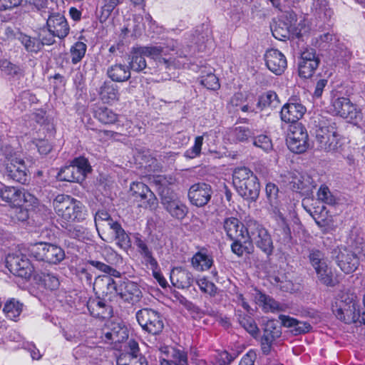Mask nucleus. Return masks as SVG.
I'll return each instance as SVG.
<instances>
[{"mask_svg": "<svg viewBox=\"0 0 365 365\" xmlns=\"http://www.w3.org/2000/svg\"><path fill=\"white\" fill-rule=\"evenodd\" d=\"M178 43L174 40L168 42L165 47L157 45L139 47L145 56L155 60L157 66L163 69L180 68L184 64L187 53L178 48Z\"/></svg>", "mask_w": 365, "mask_h": 365, "instance_id": "f257e3e1", "label": "nucleus"}, {"mask_svg": "<svg viewBox=\"0 0 365 365\" xmlns=\"http://www.w3.org/2000/svg\"><path fill=\"white\" fill-rule=\"evenodd\" d=\"M53 206L56 215L63 222H80L86 218L85 206L70 195H57L53 200Z\"/></svg>", "mask_w": 365, "mask_h": 365, "instance_id": "f03ea898", "label": "nucleus"}, {"mask_svg": "<svg viewBox=\"0 0 365 365\" xmlns=\"http://www.w3.org/2000/svg\"><path fill=\"white\" fill-rule=\"evenodd\" d=\"M336 317L346 324H365V312L360 313L356 296L352 293H342L333 308Z\"/></svg>", "mask_w": 365, "mask_h": 365, "instance_id": "7ed1b4c3", "label": "nucleus"}, {"mask_svg": "<svg viewBox=\"0 0 365 365\" xmlns=\"http://www.w3.org/2000/svg\"><path fill=\"white\" fill-rule=\"evenodd\" d=\"M311 265L316 272L318 279L324 284L334 287L337 283L331 268L328 265L324 254L317 250H312L309 255Z\"/></svg>", "mask_w": 365, "mask_h": 365, "instance_id": "20e7f679", "label": "nucleus"}, {"mask_svg": "<svg viewBox=\"0 0 365 365\" xmlns=\"http://www.w3.org/2000/svg\"><path fill=\"white\" fill-rule=\"evenodd\" d=\"M31 255L37 260L45 261L51 264H57L65 257L64 251L61 247L46 242H39L29 247Z\"/></svg>", "mask_w": 365, "mask_h": 365, "instance_id": "39448f33", "label": "nucleus"}, {"mask_svg": "<svg viewBox=\"0 0 365 365\" xmlns=\"http://www.w3.org/2000/svg\"><path fill=\"white\" fill-rule=\"evenodd\" d=\"M1 200L11 206L31 207L38 203L37 198L28 192H22L15 187L4 186L0 190Z\"/></svg>", "mask_w": 365, "mask_h": 365, "instance_id": "423d86ee", "label": "nucleus"}, {"mask_svg": "<svg viewBox=\"0 0 365 365\" xmlns=\"http://www.w3.org/2000/svg\"><path fill=\"white\" fill-rule=\"evenodd\" d=\"M91 167L87 159L78 158L73 160L70 165L65 166L58 173V179L61 181L80 182L85 179Z\"/></svg>", "mask_w": 365, "mask_h": 365, "instance_id": "0eeeda50", "label": "nucleus"}, {"mask_svg": "<svg viewBox=\"0 0 365 365\" xmlns=\"http://www.w3.org/2000/svg\"><path fill=\"white\" fill-rule=\"evenodd\" d=\"M287 145L293 153H304L309 147V135L302 123L291 125L287 136Z\"/></svg>", "mask_w": 365, "mask_h": 365, "instance_id": "6e6552de", "label": "nucleus"}, {"mask_svg": "<svg viewBox=\"0 0 365 365\" xmlns=\"http://www.w3.org/2000/svg\"><path fill=\"white\" fill-rule=\"evenodd\" d=\"M136 319L140 327L152 334L160 333L164 323L160 314L151 309H143L136 313Z\"/></svg>", "mask_w": 365, "mask_h": 365, "instance_id": "1a4fd4ad", "label": "nucleus"}, {"mask_svg": "<svg viewBox=\"0 0 365 365\" xmlns=\"http://www.w3.org/2000/svg\"><path fill=\"white\" fill-rule=\"evenodd\" d=\"M161 203L164 209L173 217L182 220L188 212L187 207L179 200L174 192L160 190Z\"/></svg>", "mask_w": 365, "mask_h": 365, "instance_id": "9d476101", "label": "nucleus"}, {"mask_svg": "<svg viewBox=\"0 0 365 365\" xmlns=\"http://www.w3.org/2000/svg\"><path fill=\"white\" fill-rule=\"evenodd\" d=\"M331 257L342 272L350 274L354 272L359 265L356 255L344 246H339L334 249Z\"/></svg>", "mask_w": 365, "mask_h": 365, "instance_id": "9b49d317", "label": "nucleus"}, {"mask_svg": "<svg viewBox=\"0 0 365 365\" xmlns=\"http://www.w3.org/2000/svg\"><path fill=\"white\" fill-rule=\"evenodd\" d=\"M130 195L139 202V206L153 209L158 205V200L150 188L141 182H133L130 186Z\"/></svg>", "mask_w": 365, "mask_h": 365, "instance_id": "f8f14e48", "label": "nucleus"}, {"mask_svg": "<svg viewBox=\"0 0 365 365\" xmlns=\"http://www.w3.org/2000/svg\"><path fill=\"white\" fill-rule=\"evenodd\" d=\"M212 193V187L209 184L198 182L190 186L187 197L192 205L200 207L209 202Z\"/></svg>", "mask_w": 365, "mask_h": 365, "instance_id": "ddd939ff", "label": "nucleus"}, {"mask_svg": "<svg viewBox=\"0 0 365 365\" xmlns=\"http://www.w3.org/2000/svg\"><path fill=\"white\" fill-rule=\"evenodd\" d=\"M318 147L325 151H332L337 148L339 138L334 128L322 125L316 131Z\"/></svg>", "mask_w": 365, "mask_h": 365, "instance_id": "4468645a", "label": "nucleus"}, {"mask_svg": "<svg viewBox=\"0 0 365 365\" xmlns=\"http://www.w3.org/2000/svg\"><path fill=\"white\" fill-rule=\"evenodd\" d=\"M7 263L11 272L21 278L29 279L35 272L34 266L24 255L9 256Z\"/></svg>", "mask_w": 365, "mask_h": 365, "instance_id": "2eb2a0df", "label": "nucleus"}, {"mask_svg": "<svg viewBox=\"0 0 365 365\" xmlns=\"http://www.w3.org/2000/svg\"><path fill=\"white\" fill-rule=\"evenodd\" d=\"M331 112L344 118L355 120L361 118V112L347 98H335L331 103Z\"/></svg>", "mask_w": 365, "mask_h": 365, "instance_id": "dca6fc26", "label": "nucleus"}, {"mask_svg": "<svg viewBox=\"0 0 365 365\" xmlns=\"http://www.w3.org/2000/svg\"><path fill=\"white\" fill-rule=\"evenodd\" d=\"M270 210L275 215L283 219L285 215L292 211L291 207L282 202L279 197V189L274 183L269 182L265 187Z\"/></svg>", "mask_w": 365, "mask_h": 365, "instance_id": "f3484780", "label": "nucleus"}, {"mask_svg": "<svg viewBox=\"0 0 365 365\" xmlns=\"http://www.w3.org/2000/svg\"><path fill=\"white\" fill-rule=\"evenodd\" d=\"M128 336L127 328L118 322H108L102 329L101 339L106 344L120 343Z\"/></svg>", "mask_w": 365, "mask_h": 365, "instance_id": "a211bd4d", "label": "nucleus"}, {"mask_svg": "<svg viewBox=\"0 0 365 365\" xmlns=\"http://www.w3.org/2000/svg\"><path fill=\"white\" fill-rule=\"evenodd\" d=\"M264 59L267 68L276 75H281L285 71L287 63L284 55L277 49L266 51Z\"/></svg>", "mask_w": 365, "mask_h": 365, "instance_id": "6ab92c4d", "label": "nucleus"}, {"mask_svg": "<svg viewBox=\"0 0 365 365\" xmlns=\"http://www.w3.org/2000/svg\"><path fill=\"white\" fill-rule=\"evenodd\" d=\"M6 175L13 180L25 183L27 180V169L24 161L18 158L8 159L6 164Z\"/></svg>", "mask_w": 365, "mask_h": 365, "instance_id": "aec40b11", "label": "nucleus"}, {"mask_svg": "<svg viewBox=\"0 0 365 365\" xmlns=\"http://www.w3.org/2000/svg\"><path fill=\"white\" fill-rule=\"evenodd\" d=\"M306 110V108L302 103L289 101L281 109V120L292 125L299 123L298 120L303 117Z\"/></svg>", "mask_w": 365, "mask_h": 365, "instance_id": "412c9836", "label": "nucleus"}, {"mask_svg": "<svg viewBox=\"0 0 365 365\" xmlns=\"http://www.w3.org/2000/svg\"><path fill=\"white\" fill-rule=\"evenodd\" d=\"M46 25L48 31L59 38H65L69 32V26L65 17L61 14L49 16Z\"/></svg>", "mask_w": 365, "mask_h": 365, "instance_id": "4be33fe9", "label": "nucleus"}, {"mask_svg": "<svg viewBox=\"0 0 365 365\" xmlns=\"http://www.w3.org/2000/svg\"><path fill=\"white\" fill-rule=\"evenodd\" d=\"M224 229L227 236L233 240H244L248 237V232L237 218H227L224 222Z\"/></svg>", "mask_w": 365, "mask_h": 365, "instance_id": "5701e85b", "label": "nucleus"}, {"mask_svg": "<svg viewBox=\"0 0 365 365\" xmlns=\"http://www.w3.org/2000/svg\"><path fill=\"white\" fill-rule=\"evenodd\" d=\"M118 295L125 302L134 303L140 300L142 293L137 283L127 281L119 284Z\"/></svg>", "mask_w": 365, "mask_h": 365, "instance_id": "b1692460", "label": "nucleus"}, {"mask_svg": "<svg viewBox=\"0 0 365 365\" xmlns=\"http://www.w3.org/2000/svg\"><path fill=\"white\" fill-rule=\"evenodd\" d=\"M280 336V331L273 320L264 324V334L261 339L262 350L264 354L270 351L272 342Z\"/></svg>", "mask_w": 365, "mask_h": 365, "instance_id": "393cba45", "label": "nucleus"}, {"mask_svg": "<svg viewBox=\"0 0 365 365\" xmlns=\"http://www.w3.org/2000/svg\"><path fill=\"white\" fill-rule=\"evenodd\" d=\"M170 281L174 287L178 289H185L192 285L193 277L189 271L181 267H176L171 271Z\"/></svg>", "mask_w": 365, "mask_h": 365, "instance_id": "a878e982", "label": "nucleus"}, {"mask_svg": "<svg viewBox=\"0 0 365 365\" xmlns=\"http://www.w3.org/2000/svg\"><path fill=\"white\" fill-rule=\"evenodd\" d=\"M238 194L246 200L255 201L259 194L260 186L257 176L235 188Z\"/></svg>", "mask_w": 365, "mask_h": 365, "instance_id": "bb28decb", "label": "nucleus"}, {"mask_svg": "<svg viewBox=\"0 0 365 365\" xmlns=\"http://www.w3.org/2000/svg\"><path fill=\"white\" fill-rule=\"evenodd\" d=\"M253 240L258 248H259L267 256L272 255L274 249L272 240L267 230L263 227H257L256 235Z\"/></svg>", "mask_w": 365, "mask_h": 365, "instance_id": "cd10ccee", "label": "nucleus"}, {"mask_svg": "<svg viewBox=\"0 0 365 365\" xmlns=\"http://www.w3.org/2000/svg\"><path fill=\"white\" fill-rule=\"evenodd\" d=\"M279 319L283 326L290 328L291 331L295 335L307 333L311 329V325L309 323L298 321L289 316L280 315Z\"/></svg>", "mask_w": 365, "mask_h": 365, "instance_id": "c85d7f7f", "label": "nucleus"}, {"mask_svg": "<svg viewBox=\"0 0 365 365\" xmlns=\"http://www.w3.org/2000/svg\"><path fill=\"white\" fill-rule=\"evenodd\" d=\"M94 285L98 287L106 296L112 297L119 294V284H117L110 276H103L97 279Z\"/></svg>", "mask_w": 365, "mask_h": 365, "instance_id": "c756f323", "label": "nucleus"}, {"mask_svg": "<svg viewBox=\"0 0 365 365\" xmlns=\"http://www.w3.org/2000/svg\"><path fill=\"white\" fill-rule=\"evenodd\" d=\"M109 228L115 236L117 245L124 251H128L131 247V241L121 225L118 222H109Z\"/></svg>", "mask_w": 365, "mask_h": 365, "instance_id": "7c9ffc66", "label": "nucleus"}, {"mask_svg": "<svg viewBox=\"0 0 365 365\" xmlns=\"http://www.w3.org/2000/svg\"><path fill=\"white\" fill-rule=\"evenodd\" d=\"M253 172L247 167H237L232 173V183L235 188L243 185L251 178L255 177Z\"/></svg>", "mask_w": 365, "mask_h": 365, "instance_id": "2f4dec72", "label": "nucleus"}, {"mask_svg": "<svg viewBox=\"0 0 365 365\" xmlns=\"http://www.w3.org/2000/svg\"><path fill=\"white\" fill-rule=\"evenodd\" d=\"M257 303L262 307L265 312L282 311L283 306L272 298L260 292L257 293L255 297Z\"/></svg>", "mask_w": 365, "mask_h": 365, "instance_id": "473e14b6", "label": "nucleus"}, {"mask_svg": "<svg viewBox=\"0 0 365 365\" xmlns=\"http://www.w3.org/2000/svg\"><path fill=\"white\" fill-rule=\"evenodd\" d=\"M191 262L195 270L202 272L209 269L213 261L206 253L198 252L192 257Z\"/></svg>", "mask_w": 365, "mask_h": 365, "instance_id": "72a5a7b5", "label": "nucleus"}, {"mask_svg": "<svg viewBox=\"0 0 365 365\" xmlns=\"http://www.w3.org/2000/svg\"><path fill=\"white\" fill-rule=\"evenodd\" d=\"M91 314L98 318H106L110 316L111 310L110 307L101 300H93L88 304Z\"/></svg>", "mask_w": 365, "mask_h": 365, "instance_id": "f704fd0d", "label": "nucleus"}, {"mask_svg": "<svg viewBox=\"0 0 365 365\" xmlns=\"http://www.w3.org/2000/svg\"><path fill=\"white\" fill-rule=\"evenodd\" d=\"M289 178V183L292 184L294 189L302 190L309 188L312 185V180L307 174L296 172L292 173Z\"/></svg>", "mask_w": 365, "mask_h": 365, "instance_id": "c9c22d12", "label": "nucleus"}, {"mask_svg": "<svg viewBox=\"0 0 365 365\" xmlns=\"http://www.w3.org/2000/svg\"><path fill=\"white\" fill-rule=\"evenodd\" d=\"M108 74L113 81L117 82L125 81L130 77V71L122 64L111 66L108 71Z\"/></svg>", "mask_w": 365, "mask_h": 365, "instance_id": "e433bc0d", "label": "nucleus"}, {"mask_svg": "<svg viewBox=\"0 0 365 365\" xmlns=\"http://www.w3.org/2000/svg\"><path fill=\"white\" fill-rule=\"evenodd\" d=\"M159 351L161 354L169 355L174 365H187V356L183 351L168 346L162 347Z\"/></svg>", "mask_w": 365, "mask_h": 365, "instance_id": "4c0bfd02", "label": "nucleus"}, {"mask_svg": "<svg viewBox=\"0 0 365 365\" xmlns=\"http://www.w3.org/2000/svg\"><path fill=\"white\" fill-rule=\"evenodd\" d=\"M17 39L21 43L28 52L37 53L41 48V43L37 38L31 37L23 33L17 34Z\"/></svg>", "mask_w": 365, "mask_h": 365, "instance_id": "58836bf2", "label": "nucleus"}, {"mask_svg": "<svg viewBox=\"0 0 365 365\" xmlns=\"http://www.w3.org/2000/svg\"><path fill=\"white\" fill-rule=\"evenodd\" d=\"M100 96L103 101L110 103L116 101L119 98V93L117 88L113 84L104 83L101 88Z\"/></svg>", "mask_w": 365, "mask_h": 365, "instance_id": "ea45409f", "label": "nucleus"}, {"mask_svg": "<svg viewBox=\"0 0 365 365\" xmlns=\"http://www.w3.org/2000/svg\"><path fill=\"white\" fill-rule=\"evenodd\" d=\"M23 304L19 301L11 299L6 302L3 311L8 318L15 320L21 314Z\"/></svg>", "mask_w": 365, "mask_h": 365, "instance_id": "a19ab883", "label": "nucleus"}, {"mask_svg": "<svg viewBox=\"0 0 365 365\" xmlns=\"http://www.w3.org/2000/svg\"><path fill=\"white\" fill-rule=\"evenodd\" d=\"M279 104V100L277 94L273 91H267L263 94H262L259 97V100L257 102V106L260 109H264L265 108H275Z\"/></svg>", "mask_w": 365, "mask_h": 365, "instance_id": "79ce46f5", "label": "nucleus"}, {"mask_svg": "<svg viewBox=\"0 0 365 365\" xmlns=\"http://www.w3.org/2000/svg\"><path fill=\"white\" fill-rule=\"evenodd\" d=\"M146 61L143 53L140 52L139 48H133L131 54L130 66L135 71H140L145 68Z\"/></svg>", "mask_w": 365, "mask_h": 365, "instance_id": "37998d69", "label": "nucleus"}, {"mask_svg": "<svg viewBox=\"0 0 365 365\" xmlns=\"http://www.w3.org/2000/svg\"><path fill=\"white\" fill-rule=\"evenodd\" d=\"M117 365H146V361L138 354L125 353L118 357Z\"/></svg>", "mask_w": 365, "mask_h": 365, "instance_id": "c03bdc74", "label": "nucleus"}, {"mask_svg": "<svg viewBox=\"0 0 365 365\" xmlns=\"http://www.w3.org/2000/svg\"><path fill=\"white\" fill-rule=\"evenodd\" d=\"M99 121L104 124H112L117 121L118 115L113 110L105 107L99 108L95 114Z\"/></svg>", "mask_w": 365, "mask_h": 365, "instance_id": "a18cd8bd", "label": "nucleus"}, {"mask_svg": "<svg viewBox=\"0 0 365 365\" xmlns=\"http://www.w3.org/2000/svg\"><path fill=\"white\" fill-rule=\"evenodd\" d=\"M0 69L6 75L20 78L24 75V71L19 66L11 63L6 59H0Z\"/></svg>", "mask_w": 365, "mask_h": 365, "instance_id": "49530a36", "label": "nucleus"}, {"mask_svg": "<svg viewBox=\"0 0 365 365\" xmlns=\"http://www.w3.org/2000/svg\"><path fill=\"white\" fill-rule=\"evenodd\" d=\"M319 66V61H301L299 64V74L302 78L311 77Z\"/></svg>", "mask_w": 365, "mask_h": 365, "instance_id": "de8ad7c7", "label": "nucleus"}, {"mask_svg": "<svg viewBox=\"0 0 365 365\" xmlns=\"http://www.w3.org/2000/svg\"><path fill=\"white\" fill-rule=\"evenodd\" d=\"M253 145L264 153H269L273 149L272 140L266 135H259L253 138Z\"/></svg>", "mask_w": 365, "mask_h": 365, "instance_id": "09e8293b", "label": "nucleus"}, {"mask_svg": "<svg viewBox=\"0 0 365 365\" xmlns=\"http://www.w3.org/2000/svg\"><path fill=\"white\" fill-rule=\"evenodd\" d=\"M86 51V45L78 41L71 48L72 63L76 64L81 61Z\"/></svg>", "mask_w": 365, "mask_h": 365, "instance_id": "8fccbe9b", "label": "nucleus"}, {"mask_svg": "<svg viewBox=\"0 0 365 365\" xmlns=\"http://www.w3.org/2000/svg\"><path fill=\"white\" fill-rule=\"evenodd\" d=\"M252 135V130L246 126H236L232 130V136L237 142H245Z\"/></svg>", "mask_w": 365, "mask_h": 365, "instance_id": "3c124183", "label": "nucleus"}, {"mask_svg": "<svg viewBox=\"0 0 365 365\" xmlns=\"http://www.w3.org/2000/svg\"><path fill=\"white\" fill-rule=\"evenodd\" d=\"M291 26H286L284 23H279L272 30V35L277 39L284 41L289 36Z\"/></svg>", "mask_w": 365, "mask_h": 365, "instance_id": "603ef678", "label": "nucleus"}, {"mask_svg": "<svg viewBox=\"0 0 365 365\" xmlns=\"http://www.w3.org/2000/svg\"><path fill=\"white\" fill-rule=\"evenodd\" d=\"M200 83L207 89L217 90L220 88L218 78L212 72L201 76Z\"/></svg>", "mask_w": 365, "mask_h": 365, "instance_id": "864d4df0", "label": "nucleus"}, {"mask_svg": "<svg viewBox=\"0 0 365 365\" xmlns=\"http://www.w3.org/2000/svg\"><path fill=\"white\" fill-rule=\"evenodd\" d=\"M239 322L250 334L253 336L257 334L258 328L252 317L247 315L240 316Z\"/></svg>", "mask_w": 365, "mask_h": 365, "instance_id": "5fc2aeb1", "label": "nucleus"}, {"mask_svg": "<svg viewBox=\"0 0 365 365\" xmlns=\"http://www.w3.org/2000/svg\"><path fill=\"white\" fill-rule=\"evenodd\" d=\"M202 143L203 136H197L193 146L185 151V156L190 159L198 157L201 153Z\"/></svg>", "mask_w": 365, "mask_h": 365, "instance_id": "6e6d98bb", "label": "nucleus"}, {"mask_svg": "<svg viewBox=\"0 0 365 365\" xmlns=\"http://www.w3.org/2000/svg\"><path fill=\"white\" fill-rule=\"evenodd\" d=\"M40 279L42 284L51 290L57 289L60 284L58 279L50 273L43 274V276L40 277Z\"/></svg>", "mask_w": 365, "mask_h": 365, "instance_id": "4d7b16f0", "label": "nucleus"}, {"mask_svg": "<svg viewBox=\"0 0 365 365\" xmlns=\"http://www.w3.org/2000/svg\"><path fill=\"white\" fill-rule=\"evenodd\" d=\"M317 197L319 200L328 205H334L336 202L335 197L326 186L320 187L317 192Z\"/></svg>", "mask_w": 365, "mask_h": 365, "instance_id": "13d9d810", "label": "nucleus"}, {"mask_svg": "<svg viewBox=\"0 0 365 365\" xmlns=\"http://www.w3.org/2000/svg\"><path fill=\"white\" fill-rule=\"evenodd\" d=\"M155 181L160 185L158 190L159 193L160 194V190L163 189L168 190L169 192H173L172 190H170L167 186L175 184L177 180L175 177L171 175H159L156 177Z\"/></svg>", "mask_w": 365, "mask_h": 365, "instance_id": "bf43d9fd", "label": "nucleus"}, {"mask_svg": "<svg viewBox=\"0 0 365 365\" xmlns=\"http://www.w3.org/2000/svg\"><path fill=\"white\" fill-rule=\"evenodd\" d=\"M312 9L318 14H324L326 16H330L332 14L327 0H314Z\"/></svg>", "mask_w": 365, "mask_h": 365, "instance_id": "052dcab7", "label": "nucleus"}, {"mask_svg": "<svg viewBox=\"0 0 365 365\" xmlns=\"http://www.w3.org/2000/svg\"><path fill=\"white\" fill-rule=\"evenodd\" d=\"M197 285L200 290L205 293H207L210 295H214L216 293V287L215 285L207 280L205 278H202L197 280Z\"/></svg>", "mask_w": 365, "mask_h": 365, "instance_id": "680f3d73", "label": "nucleus"}, {"mask_svg": "<svg viewBox=\"0 0 365 365\" xmlns=\"http://www.w3.org/2000/svg\"><path fill=\"white\" fill-rule=\"evenodd\" d=\"M95 222L96 226H105L109 227V222H115L110 219L109 214L103 210L98 211L95 216Z\"/></svg>", "mask_w": 365, "mask_h": 365, "instance_id": "e2e57ef3", "label": "nucleus"}, {"mask_svg": "<svg viewBox=\"0 0 365 365\" xmlns=\"http://www.w3.org/2000/svg\"><path fill=\"white\" fill-rule=\"evenodd\" d=\"M88 263L90 264H91L92 266H93L94 267H96L97 269H98L99 270H101L105 273H108V274H112L113 276H118V277L119 276L118 272H117L115 269H114L111 267H110L101 262L96 261V260H90V261H88Z\"/></svg>", "mask_w": 365, "mask_h": 365, "instance_id": "0e129e2a", "label": "nucleus"}, {"mask_svg": "<svg viewBox=\"0 0 365 365\" xmlns=\"http://www.w3.org/2000/svg\"><path fill=\"white\" fill-rule=\"evenodd\" d=\"M21 32L16 31L11 27H5L0 34V39L3 41H10L14 38H17V34Z\"/></svg>", "mask_w": 365, "mask_h": 365, "instance_id": "69168bd1", "label": "nucleus"}, {"mask_svg": "<svg viewBox=\"0 0 365 365\" xmlns=\"http://www.w3.org/2000/svg\"><path fill=\"white\" fill-rule=\"evenodd\" d=\"M333 38L332 34L327 33L316 38L314 43L316 46L325 48L329 42L332 41Z\"/></svg>", "mask_w": 365, "mask_h": 365, "instance_id": "338daca9", "label": "nucleus"}, {"mask_svg": "<svg viewBox=\"0 0 365 365\" xmlns=\"http://www.w3.org/2000/svg\"><path fill=\"white\" fill-rule=\"evenodd\" d=\"M22 0H0V11L11 10L18 7Z\"/></svg>", "mask_w": 365, "mask_h": 365, "instance_id": "774afa93", "label": "nucleus"}]
</instances>
